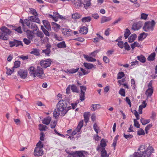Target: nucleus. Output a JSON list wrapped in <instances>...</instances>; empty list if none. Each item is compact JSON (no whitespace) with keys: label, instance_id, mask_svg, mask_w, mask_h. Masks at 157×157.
<instances>
[{"label":"nucleus","instance_id":"9b49d317","mask_svg":"<svg viewBox=\"0 0 157 157\" xmlns=\"http://www.w3.org/2000/svg\"><path fill=\"white\" fill-rule=\"evenodd\" d=\"M27 71L23 69H20L18 72V74L22 78H25L27 75Z\"/></svg>","mask_w":157,"mask_h":157},{"label":"nucleus","instance_id":"338daca9","mask_svg":"<svg viewBox=\"0 0 157 157\" xmlns=\"http://www.w3.org/2000/svg\"><path fill=\"white\" fill-rule=\"evenodd\" d=\"M80 87L81 93L82 92H85V91H86V86H80Z\"/></svg>","mask_w":157,"mask_h":157},{"label":"nucleus","instance_id":"1a4fd4ad","mask_svg":"<svg viewBox=\"0 0 157 157\" xmlns=\"http://www.w3.org/2000/svg\"><path fill=\"white\" fill-rule=\"evenodd\" d=\"M63 33L65 36H69L73 34L72 30L70 29H67L66 28H63L62 29Z\"/></svg>","mask_w":157,"mask_h":157},{"label":"nucleus","instance_id":"c9c22d12","mask_svg":"<svg viewBox=\"0 0 157 157\" xmlns=\"http://www.w3.org/2000/svg\"><path fill=\"white\" fill-rule=\"evenodd\" d=\"M140 122L143 125H145L149 123L150 122V119L144 120L143 118L140 119Z\"/></svg>","mask_w":157,"mask_h":157},{"label":"nucleus","instance_id":"864d4df0","mask_svg":"<svg viewBox=\"0 0 157 157\" xmlns=\"http://www.w3.org/2000/svg\"><path fill=\"white\" fill-rule=\"evenodd\" d=\"M119 94L121 96L124 97L125 96V90L123 89H121L119 91Z\"/></svg>","mask_w":157,"mask_h":157},{"label":"nucleus","instance_id":"dca6fc26","mask_svg":"<svg viewBox=\"0 0 157 157\" xmlns=\"http://www.w3.org/2000/svg\"><path fill=\"white\" fill-rule=\"evenodd\" d=\"M40 50L38 48H34L30 52L31 54H33L36 56H39L40 55Z\"/></svg>","mask_w":157,"mask_h":157},{"label":"nucleus","instance_id":"4d7b16f0","mask_svg":"<svg viewBox=\"0 0 157 157\" xmlns=\"http://www.w3.org/2000/svg\"><path fill=\"white\" fill-rule=\"evenodd\" d=\"M134 126L136 127L137 128H140V124H139L138 122L137 121L136 119H135L134 120Z\"/></svg>","mask_w":157,"mask_h":157},{"label":"nucleus","instance_id":"7ed1b4c3","mask_svg":"<svg viewBox=\"0 0 157 157\" xmlns=\"http://www.w3.org/2000/svg\"><path fill=\"white\" fill-rule=\"evenodd\" d=\"M67 102L65 100H61L58 102L56 105V107L58 110L61 111L60 116H65V108L67 106Z\"/></svg>","mask_w":157,"mask_h":157},{"label":"nucleus","instance_id":"0e129e2a","mask_svg":"<svg viewBox=\"0 0 157 157\" xmlns=\"http://www.w3.org/2000/svg\"><path fill=\"white\" fill-rule=\"evenodd\" d=\"M117 45L119 47L121 48H124V43L123 41H118Z\"/></svg>","mask_w":157,"mask_h":157},{"label":"nucleus","instance_id":"bf43d9fd","mask_svg":"<svg viewBox=\"0 0 157 157\" xmlns=\"http://www.w3.org/2000/svg\"><path fill=\"white\" fill-rule=\"evenodd\" d=\"M36 34L38 36L42 38L44 37V35L43 33L41 31H37V32Z\"/></svg>","mask_w":157,"mask_h":157},{"label":"nucleus","instance_id":"de8ad7c7","mask_svg":"<svg viewBox=\"0 0 157 157\" xmlns=\"http://www.w3.org/2000/svg\"><path fill=\"white\" fill-rule=\"evenodd\" d=\"M6 68L7 69L6 74L9 75H11L12 73L14 71V69L12 68L11 69H8L7 67H6Z\"/></svg>","mask_w":157,"mask_h":157},{"label":"nucleus","instance_id":"f03ea898","mask_svg":"<svg viewBox=\"0 0 157 157\" xmlns=\"http://www.w3.org/2000/svg\"><path fill=\"white\" fill-rule=\"evenodd\" d=\"M11 31L4 26L0 28V39L6 40L8 39V36L10 35Z\"/></svg>","mask_w":157,"mask_h":157},{"label":"nucleus","instance_id":"5701e85b","mask_svg":"<svg viewBox=\"0 0 157 157\" xmlns=\"http://www.w3.org/2000/svg\"><path fill=\"white\" fill-rule=\"evenodd\" d=\"M75 154H77L79 157H85L84 154L86 153L85 151H75Z\"/></svg>","mask_w":157,"mask_h":157},{"label":"nucleus","instance_id":"4468645a","mask_svg":"<svg viewBox=\"0 0 157 157\" xmlns=\"http://www.w3.org/2000/svg\"><path fill=\"white\" fill-rule=\"evenodd\" d=\"M52 120L51 117L49 116L45 117L42 121V123L46 125H48Z\"/></svg>","mask_w":157,"mask_h":157},{"label":"nucleus","instance_id":"c756f323","mask_svg":"<svg viewBox=\"0 0 157 157\" xmlns=\"http://www.w3.org/2000/svg\"><path fill=\"white\" fill-rule=\"evenodd\" d=\"M71 88L72 92L77 93H79V90L75 85L74 84L71 85Z\"/></svg>","mask_w":157,"mask_h":157},{"label":"nucleus","instance_id":"aec40b11","mask_svg":"<svg viewBox=\"0 0 157 157\" xmlns=\"http://www.w3.org/2000/svg\"><path fill=\"white\" fill-rule=\"evenodd\" d=\"M84 58L86 60L89 62H94L96 61V59L90 56L86 55H83Z\"/></svg>","mask_w":157,"mask_h":157},{"label":"nucleus","instance_id":"423d86ee","mask_svg":"<svg viewBox=\"0 0 157 157\" xmlns=\"http://www.w3.org/2000/svg\"><path fill=\"white\" fill-rule=\"evenodd\" d=\"M52 62L51 59H44L40 61V64L42 67L46 68L50 66Z\"/></svg>","mask_w":157,"mask_h":157},{"label":"nucleus","instance_id":"bb28decb","mask_svg":"<svg viewBox=\"0 0 157 157\" xmlns=\"http://www.w3.org/2000/svg\"><path fill=\"white\" fill-rule=\"evenodd\" d=\"M137 58L138 60L142 63H144L146 62V58L145 56L142 55L137 56Z\"/></svg>","mask_w":157,"mask_h":157},{"label":"nucleus","instance_id":"2f4dec72","mask_svg":"<svg viewBox=\"0 0 157 157\" xmlns=\"http://www.w3.org/2000/svg\"><path fill=\"white\" fill-rule=\"evenodd\" d=\"M111 20L110 17H103L101 19V23L102 24L105 22L109 21Z\"/></svg>","mask_w":157,"mask_h":157},{"label":"nucleus","instance_id":"e2e57ef3","mask_svg":"<svg viewBox=\"0 0 157 157\" xmlns=\"http://www.w3.org/2000/svg\"><path fill=\"white\" fill-rule=\"evenodd\" d=\"M54 37L56 40L59 41H61L63 40L62 38L61 37L58 36L56 34H54Z\"/></svg>","mask_w":157,"mask_h":157},{"label":"nucleus","instance_id":"9d476101","mask_svg":"<svg viewBox=\"0 0 157 157\" xmlns=\"http://www.w3.org/2000/svg\"><path fill=\"white\" fill-rule=\"evenodd\" d=\"M143 25V22L139 21L138 22L134 23L132 26V29L134 30H139Z\"/></svg>","mask_w":157,"mask_h":157},{"label":"nucleus","instance_id":"49530a36","mask_svg":"<svg viewBox=\"0 0 157 157\" xmlns=\"http://www.w3.org/2000/svg\"><path fill=\"white\" fill-rule=\"evenodd\" d=\"M124 74L123 72H119L117 74V79H120L124 76Z\"/></svg>","mask_w":157,"mask_h":157},{"label":"nucleus","instance_id":"f3484780","mask_svg":"<svg viewBox=\"0 0 157 157\" xmlns=\"http://www.w3.org/2000/svg\"><path fill=\"white\" fill-rule=\"evenodd\" d=\"M83 4L84 8L87 10L91 5V1L89 0H84Z\"/></svg>","mask_w":157,"mask_h":157},{"label":"nucleus","instance_id":"c03bdc74","mask_svg":"<svg viewBox=\"0 0 157 157\" xmlns=\"http://www.w3.org/2000/svg\"><path fill=\"white\" fill-rule=\"evenodd\" d=\"M29 10H30V11H29V12L33 15L38 16V13L34 9L32 8H30Z\"/></svg>","mask_w":157,"mask_h":157},{"label":"nucleus","instance_id":"79ce46f5","mask_svg":"<svg viewBox=\"0 0 157 157\" xmlns=\"http://www.w3.org/2000/svg\"><path fill=\"white\" fill-rule=\"evenodd\" d=\"M100 105L98 104H93L92 105V109H91V110L93 111H94L98 109V107H99Z\"/></svg>","mask_w":157,"mask_h":157},{"label":"nucleus","instance_id":"ddd939ff","mask_svg":"<svg viewBox=\"0 0 157 157\" xmlns=\"http://www.w3.org/2000/svg\"><path fill=\"white\" fill-rule=\"evenodd\" d=\"M43 24L45 28L48 31L51 30V26L49 22L46 20H43L42 21Z\"/></svg>","mask_w":157,"mask_h":157},{"label":"nucleus","instance_id":"412c9836","mask_svg":"<svg viewBox=\"0 0 157 157\" xmlns=\"http://www.w3.org/2000/svg\"><path fill=\"white\" fill-rule=\"evenodd\" d=\"M137 36L135 33L132 34L128 38V42L132 43L133 42L136 38Z\"/></svg>","mask_w":157,"mask_h":157},{"label":"nucleus","instance_id":"c85d7f7f","mask_svg":"<svg viewBox=\"0 0 157 157\" xmlns=\"http://www.w3.org/2000/svg\"><path fill=\"white\" fill-rule=\"evenodd\" d=\"M134 157H147V156L144 153L136 152L134 154Z\"/></svg>","mask_w":157,"mask_h":157},{"label":"nucleus","instance_id":"473e14b6","mask_svg":"<svg viewBox=\"0 0 157 157\" xmlns=\"http://www.w3.org/2000/svg\"><path fill=\"white\" fill-rule=\"evenodd\" d=\"M131 33L129 30L127 28L125 29L124 34V36L125 39L128 38L129 36L131 34Z\"/></svg>","mask_w":157,"mask_h":157},{"label":"nucleus","instance_id":"ea45409f","mask_svg":"<svg viewBox=\"0 0 157 157\" xmlns=\"http://www.w3.org/2000/svg\"><path fill=\"white\" fill-rule=\"evenodd\" d=\"M30 28L33 29L34 31H37L38 29L37 25L34 23H32L31 24Z\"/></svg>","mask_w":157,"mask_h":157},{"label":"nucleus","instance_id":"cd10ccee","mask_svg":"<svg viewBox=\"0 0 157 157\" xmlns=\"http://www.w3.org/2000/svg\"><path fill=\"white\" fill-rule=\"evenodd\" d=\"M57 47L59 48H65L66 45L64 41H62L57 44Z\"/></svg>","mask_w":157,"mask_h":157},{"label":"nucleus","instance_id":"0eeeda50","mask_svg":"<svg viewBox=\"0 0 157 157\" xmlns=\"http://www.w3.org/2000/svg\"><path fill=\"white\" fill-rule=\"evenodd\" d=\"M9 44H10V46L11 47L15 46L17 47L20 45H21L22 46H23V44L21 41L16 40H13L12 41H10Z\"/></svg>","mask_w":157,"mask_h":157},{"label":"nucleus","instance_id":"a19ab883","mask_svg":"<svg viewBox=\"0 0 157 157\" xmlns=\"http://www.w3.org/2000/svg\"><path fill=\"white\" fill-rule=\"evenodd\" d=\"M124 137L127 140H129L133 137V136L131 134H126L124 133H123Z\"/></svg>","mask_w":157,"mask_h":157},{"label":"nucleus","instance_id":"603ef678","mask_svg":"<svg viewBox=\"0 0 157 157\" xmlns=\"http://www.w3.org/2000/svg\"><path fill=\"white\" fill-rule=\"evenodd\" d=\"M85 92H82L80 94V100L82 101L85 100Z\"/></svg>","mask_w":157,"mask_h":157},{"label":"nucleus","instance_id":"7c9ffc66","mask_svg":"<svg viewBox=\"0 0 157 157\" xmlns=\"http://www.w3.org/2000/svg\"><path fill=\"white\" fill-rule=\"evenodd\" d=\"M155 56V53L154 52L150 54L148 57L147 59L148 61H151L154 60Z\"/></svg>","mask_w":157,"mask_h":157},{"label":"nucleus","instance_id":"4be33fe9","mask_svg":"<svg viewBox=\"0 0 157 157\" xmlns=\"http://www.w3.org/2000/svg\"><path fill=\"white\" fill-rule=\"evenodd\" d=\"M90 115V112H85L83 114V116L84 118V121L86 123H87L89 121Z\"/></svg>","mask_w":157,"mask_h":157},{"label":"nucleus","instance_id":"f257e3e1","mask_svg":"<svg viewBox=\"0 0 157 157\" xmlns=\"http://www.w3.org/2000/svg\"><path fill=\"white\" fill-rule=\"evenodd\" d=\"M29 71L30 75L33 77L37 76L41 79L45 77L43 69L39 66H37L36 68L33 67H31L29 68Z\"/></svg>","mask_w":157,"mask_h":157},{"label":"nucleus","instance_id":"2eb2a0df","mask_svg":"<svg viewBox=\"0 0 157 157\" xmlns=\"http://www.w3.org/2000/svg\"><path fill=\"white\" fill-rule=\"evenodd\" d=\"M88 28L86 27L82 26L80 28L79 33L82 34H86L88 32Z\"/></svg>","mask_w":157,"mask_h":157},{"label":"nucleus","instance_id":"3c124183","mask_svg":"<svg viewBox=\"0 0 157 157\" xmlns=\"http://www.w3.org/2000/svg\"><path fill=\"white\" fill-rule=\"evenodd\" d=\"M100 145L102 147H104L106 145V143L105 140L103 139H102L101 141Z\"/></svg>","mask_w":157,"mask_h":157},{"label":"nucleus","instance_id":"a211bd4d","mask_svg":"<svg viewBox=\"0 0 157 157\" xmlns=\"http://www.w3.org/2000/svg\"><path fill=\"white\" fill-rule=\"evenodd\" d=\"M153 92V88H148L146 91V94L147 97H151Z\"/></svg>","mask_w":157,"mask_h":157},{"label":"nucleus","instance_id":"69168bd1","mask_svg":"<svg viewBox=\"0 0 157 157\" xmlns=\"http://www.w3.org/2000/svg\"><path fill=\"white\" fill-rule=\"evenodd\" d=\"M39 129L40 131H45V129L44 127V125L42 124H39Z\"/></svg>","mask_w":157,"mask_h":157},{"label":"nucleus","instance_id":"774afa93","mask_svg":"<svg viewBox=\"0 0 157 157\" xmlns=\"http://www.w3.org/2000/svg\"><path fill=\"white\" fill-rule=\"evenodd\" d=\"M83 125V120H82L79 121L77 127L80 128H81Z\"/></svg>","mask_w":157,"mask_h":157},{"label":"nucleus","instance_id":"8fccbe9b","mask_svg":"<svg viewBox=\"0 0 157 157\" xmlns=\"http://www.w3.org/2000/svg\"><path fill=\"white\" fill-rule=\"evenodd\" d=\"M21 64V62L19 61H16L14 62V66L13 68L14 69V68H17L19 67L20 66Z\"/></svg>","mask_w":157,"mask_h":157},{"label":"nucleus","instance_id":"58836bf2","mask_svg":"<svg viewBox=\"0 0 157 157\" xmlns=\"http://www.w3.org/2000/svg\"><path fill=\"white\" fill-rule=\"evenodd\" d=\"M101 156L102 157H108L109 155H107V152L105 148H102L101 151Z\"/></svg>","mask_w":157,"mask_h":157},{"label":"nucleus","instance_id":"680f3d73","mask_svg":"<svg viewBox=\"0 0 157 157\" xmlns=\"http://www.w3.org/2000/svg\"><path fill=\"white\" fill-rule=\"evenodd\" d=\"M23 41L24 43L26 45H29L31 43L30 40L26 38H24Z\"/></svg>","mask_w":157,"mask_h":157},{"label":"nucleus","instance_id":"4c0bfd02","mask_svg":"<svg viewBox=\"0 0 157 157\" xmlns=\"http://www.w3.org/2000/svg\"><path fill=\"white\" fill-rule=\"evenodd\" d=\"M79 69V68L78 67L76 69L72 68L71 69H67V71L69 73L73 74L76 72Z\"/></svg>","mask_w":157,"mask_h":157},{"label":"nucleus","instance_id":"39448f33","mask_svg":"<svg viewBox=\"0 0 157 157\" xmlns=\"http://www.w3.org/2000/svg\"><path fill=\"white\" fill-rule=\"evenodd\" d=\"M155 24V23L153 20H152L151 21L146 22L143 27V30L147 32L152 31L154 30Z\"/></svg>","mask_w":157,"mask_h":157},{"label":"nucleus","instance_id":"37998d69","mask_svg":"<svg viewBox=\"0 0 157 157\" xmlns=\"http://www.w3.org/2000/svg\"><path fill=\"white\" fill-rule=\"evenodd\" d=\"M93 128L95 132L97 134H98V131L99 130V128L96 123H95L93 125Z\"/></svg>","mask_w":157,"mask_h":157},{"label":"nucleus","instance_id":"a878e982","mask_svg":"<svg viewBox=\"0 0 157 157\" xmlns=\"http://www.w3.org/2000/svg\"><path fill=\"white\" fill-rule=\"evenodd\" d=\"M91 17L89 16L82 17L81 19V21L83 22H90L91 20Z\"/></svg>","mask_w":157,"mask_h":157},{"label":"nucleus","instance_id":"6ab92c4d","mask_svg":"<svg viewBox=\"0 0 157 157\" xmlns=\"http://www.w3.org/2000/svg\"><path fill=\"white\" fill-rule=\"evenodd\" d=\"M83 65L86 68L88 69H91L92 68H94L95 67V65L86 62H84L83 63Z\"/></svg>","mask_w":157,"mask_h":157},{"label":"nucleus","instance_id":"f704fd0d","mask_svg":"<svg viewBox=\"0 0 157 157\" xmlns=\"http://www.w3.org/2000/svg\"><path fill=\"white\" fill-rule=\"evenodd\" d=\"M51 52V50L46 49H45L43 50L41 53L44 54L45 56H50V54Z\"/></svg>","mask_w":157,"mask_h":157},{"label":"nucleus","instance_id":"09e8293b","mask_svg":"<svg viewBox=\"0 0 157 157\" xmlns=\"http://www.w3.org/2000/svg\"><path fill=\"white\" fill-rule=\"evenodd\" d=\"M44 147V145L42 144V142L40 141H39L36 144V147L40 148L42 149V148Z\"/></svg>","mask_w":157,"mask_h":157},{"label":"nucleus","instance_id":"20e7f679","mask_svg":"<svg viewBox=\"0 0 157 157\" xmlns=\"http://www.w3.org/2000/svg\"><path fill=\"white\" fill-rule=\"evenodd\" d=\"M138 150L141 151L140 152L146 155L147 157H151V155L153 152L154 149L151 147H149L146 148L144 145H142L138 148Z\"/></svg>","mask_w":157,"mask_h":157},{"label":"nucleus","instance_id":"052dcab7","mask_svg":"<svg viewBox=\"0 0 157 157\" xmlns=\"http://www.w3.org/2000/svg\"><path fill=\"white\" fill-rule=\"evenodd\" d=\"M56 124L57 123L55 121H54L53 122H51L50 123L51 128H54L56 127Z\"/></svg>","mask_w":157,"mask_h":157},{"label":"nucleus","instance_id":"6e6d98bb","mask_svg":"<svg viewBox=\"0 0 157 157\" xmlns=\"http://www.w3.org/2000/svg\"><path fill=\"white\" fill-rule=\"evenodd\" d=\"M148 15V14L142 13L141 14L140 18L142 19L146 20L147 18Z\"/></svg>","mask_w":157,"mask_h":157},{"label":"nucleus","instance_id":"b1692460","mask_svg":"<svg viewBox=\"0 0 157 157\" xmlns=\"http://www.w3.org/2000/svg\"><path fill=\"white\" fill-rule=\"evenodd\" d=\"M52 28L54 29L55 30H58L60 29V25L56 24V23L52 22L51 23Z\"/></svg>","mask_w":157,"mask_h":157},{"label":"nucleus","instance_id":"6e6552de","mask_svg":"<svg viewBox=\"0 0 157 157\" xmlns=\"http://www.w3.org/2000/svg\"><path fill=\"white\" fill-rule=\"evenodd\" d=\"M44 154V151L42 149L37 147H35L34 151V155L37 156L42 155Z\"/></svg>","mask_w":157,"mask_h":157},{"label":"nucleus","instance_id":"72a5a7b5","mask_svg":"<svg viewBox=\"0 0 157 157\" xmlns=\"http://www.w3.org/2000/svg\"><path fill=\"white\" fill-rule=\"evenodd\" d=\"M81 15L77 12L75 13L72 15V18L74 20L78 19L81 18Z\"/></svg>","mask_w":157,"mask_h":157},{"label":"nucleus","instance_id":"e433bc0d","mask_svg":"<svg viewBox=\"0 0 157 157\" xmlns=\"http://www.w3.org/2000/svg\"><path fill=\"white\" fill-rule=\"evenodd\" d=\"M61 111L59 110H58L57 109H56L54 110L53 115V116L56 117H57L60 114Z\"/></svg>","mask_w":157,"mask_h":157},{"label":"nucleus","instance_id":"f8f14e48","mask_svg":"<svg viewBox=\"0 0 157 157\" xmlns=\"http://www.w3.org/2000/svg\"><path fill=\"white\" fill-rule=\"evenodd\" d=\"M38 16L33 15L29 17L28 19L31 21L36 22L38 23H40V20L37 17Z\"/></svg>","mask_w":157,"mask_h":157},{"label":"nucleus","instance_id":"393cba45","mask_svg":"<svg viewBox=\"0 0 157 157\" xmlns=\"http://www.w3.org/2000/svg\"><path fill=\"white\" fill-rule=\"evenodd\" d=\"M28 31V32L27 33V37L28 39L32 40L34 37V35L31 31Z\"/></svg>","mask_w":157,"mask_h":157},{"label":"nucleus","instance_id":"a18cd8bd","mask_svg":"<svg viewBox=\"0 0 157 157\" xmlns=\"http://www.w3.org/2000/svg\"><path fill=\"white\" fill-rule=\"evenodd\" d=\"M145 34V33L143 32L139 34L138 37V40L139 41L142 40L143 39L145 38H144V35Z\"/></svg>","mask_w":157,"mask_h":157},{"label":"nucleus","instance_id":"13d9d810","mask_svg":"<svg viewBox=\"0 0 157 157\" xmlns=\"http://www.w3.org/2000/svg\"><path fill=\"white\" fill-rule=\"evenodd\" d=\"M137 135L139 136L144 135H145L144 131L142 128H141L140 130L138 131Z\"/></svg>","mask_w":157,"mask_h":157},{"label":"nucleus","instance_id":"5fc2aeb1","mask_svg":"<svg viewBox=\"0 0 157 157\" xmlns=\"http://www.w3.org/2000/svg\"><path fill=\"white\" fill-rule=\"evenodd\" d=\"M13 29L15 30L16 31H17L18 33H22L21 28L20 26H19L17 28H13Z\"/></svg>","mask_w":157,"mask_h":157}]
</instances>
